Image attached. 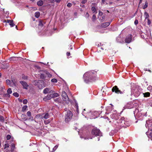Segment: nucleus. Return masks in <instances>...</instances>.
<instances>
[{
    "label": "nucleus",
    "instance_id": "obj_1",
    "mask_svg": "<svg viewBox=\"0 0 152 152\" xmlns=\"http://www.w3.org/2000/svg\"><path fill=\"white\" fill-rule=\"evenodd\" d=\"M96 73L94 72H86L83 75L84 81L86 83L94 81L96 80Z\"/></svg>",
    "mask_w": 152,
    "mask_h": 152
},
{
    "label": "nucleus",
    "instance_id": "obj_2",
    "mask_svg": "<svg viewBox=\"0 0 152 152\" xmlns=\"http://www.w3.org/2000/svg\"><path fill=\"white\" fill-rule=\"evenodd\" d=\"M126 120L124 117H121L116 122L115 125H116V130L120 129L122 127H124V124Z\"/></svg>",
    "mask_w": 152,
    "mask_h": 152
},
{
    "label": "nucleus",
    "instance_id": "obj_3",
    "mask_svg": "<svg viewBox=\"0 0 152 152\" xmlns=\"http://www.w3.org/2000/svg\"><path fill=\"white\" fill-rule=\"evenodd\" d=\"M59 96L57 93H56L54 91L51 90L50 92V94H48V95L43 99V100L46 101L52 98L57 97Z\"/></svg>",
    "mask_w": 152,
    "mask_h": 152
},
{
    "label": "nucleus",
    "instance_id": "obj_4",
    "mask_svg": "<svg viewBox=\"0 0 152 152\" xmlns=\"http://www.w3.org/2000/svg\"><path fill=\"white\" fill-rule=\"evenodd\" d=\"M73 113L70 110H68L65 115V121L66 123L70 121L72 118Z\"/></svg>",
    "mask_w": 152,
    "mask_h": 152
},
{
    "label": "nucleus",
    "instance_id": "obj_5",
    "mask_svg": "<svg viewBox=\"0 0 152 152\" xmlns=\"http://www.w3.org/2000/svg\"><path fill=\"white\" fill-rule=\"evenodd\" d=\"M91 133L96 136H100L101 135L100 130L96 128H94L92 129Z\"/></svg>",
    "mask_w": 152,
    "mask_h": 152
},
{
    "label": "nucleus",
    "instance_id": "obj_6",
    "mask_svg": "<svg viewBox=\"0 0 152 152\" xmlns=\"http://www.w3.org/2000/svg\"><path fill=\"white\" fill-rule=\"evenodd\" d=\"M132 92L136 97L138 96L140 94V92L137 88H133L132 90Z\"/></svg>",
    "mask_w": 152,
    "mask_h": 152
},
{
    "label": "nucleus",
    "instance_id": "obj_7",
    "mask_svg": "<svg viewBox=\"0 0 152 152\" xmlns=\"http://www.w3.org/2000/svg\"><path fill=\"white\" fill-rule=\"evenodd\" d=\"M61 96L62 97V99L66 103H68L69 102V99L67 94L65 91L62 92Z\"/></svg>",
    "mask_w": 152,
    "mask_h": 152
},
{
    "label": "nucleus",
    "instance_id": "obj_8",
    "mask_svg": "<svg viewBox=\"0 0 152 152\" xmlns=\"http://www.w3.org/2000/svg\"><path fill=\"white\" fill-rule=\"evenodd\" d=\"M112 91L113 92H115V93L117 94H123V92L119 90L116 86H115L113 87L112 89Z\"/></svg>",
    "mask_w": 152,
    "mask_h": 152
},
{
    "label": "nucleus",
    "instance_id": "obj_9",
    "mask_svg": "<svg viewBox=\"0 0 152 152\" xmlns=\"http://www.w3.org/2000/svg\"><path fill=\"white\" fill-rule=\"evenodd\" d=\"M132 35L130 34H129L127 36L125 39V42L126 43H129L131 42L132 39Z\"/></svg>",
    "mask_w": 152,
    "mask_h": 152
},
{
    "label": "nucleus",
    "instance_id": "obj_10",
    "mask_svg": "<svg viewBox=\"0 0 152 152\" xmlns=\"http://www.w3.org/2000/svg\"><path fill=\"white\" fill-rule=\"evenodd\" d=\"M91 113V112L90 111H87L86 109H84L83 110L82 112V114L83 115L86 117L89 115V114Z\"/></svg>",
    "mask_w": 152,
    "mask_h": 152
},
{
    "label": "nucleus",
    "instance_id": "obj_11",
    "mask_svg": "<svg viewBox=\"0 0 152 152\" xmlns=\"http://www.w3.org/2000/svg\"><path fill=\"white\" fill-rule=\"evenodd\" d=\"M20 83L23 86V88L25 89H28V85L27 84L26 82L24 81H20Z\"/></svg>",
    "mask_w": 152,
    "mask_h": 152
},
{
    "label": "nucleus",
    "instance_id": "obj_12",
    "mask_svg": "<svg viewBox=\"0 0 152 152\" xmlns=\"http://www.w3.org/2000/svg\"><path fill=\"white\" fill-rule=\"evenodd\" d=\"M7 94H3V96L4 97H10V94H11L12 93V91L10 88H9L8 89L7 91Z\"/></svg>",
    "mask_w": 152,
    "mask_h": 152
},
{
    "label": "nucleus",
    "instance_id": "obj_13",
    "mask_svg": "<svg viewBox=\"0 0 152 152\" xmlns=\"http://www.w3.org/2000/svg\"><path fill=\"white\" fill-rule=\"evenodd\" d=\"M39 116L40 117V118L42 119L44 118L47 119L49 118V114L48 113H46L44 116H43L42 115H37V116Z\"/></svg>",
    "mask_w": 152,
    "mask_h": 152
},
{
    "label": "nucleus",
    "instance_id": "obj_14",
    "mask_svg": "<svg viewBox=\"0 0 152 152\" xmlns=\"http://www.w3.org/2000/svg\"><path fill=\"white\" fill-rule=\"evenodd\" d=\"M110 117L113 119L116 120V121L118 119V115L117 114L115 113H113L110 115Z\"/></svg>",
    "mask_w": 152,
    "mask_h": 152
},
{
    "label": "nucleus",
    "instance_id": "obj_15",
    "mask_svg": "<svg viewBox=\"0 0 152 152\" xmlns=\"http://www.w3.org/2000/svg\"><path fill=\"white\" fill-rule=\"evenodd\" d=\"M38 83V87L39 89H42L43 88V86L42 85L43 84V82L41 81H39L37 82Z\"/></svg>",
    "mask_w": 152,
    "mask_h": 152
},
{
    "label": "nucleus",
    "instance_id": "obj_16",
    "mask_svg": "<svg viewBox=\"0 0 152 152\" xmlns=\"http://www.w3.org/2000/svg\"><path fill=\"white\" fill-rule=\"evenodd\" d=\"M146 134L148 137L150 138L152 136V130L148 129V131L146 132Z\"/></svg>",
    "mask_w": 152,
    "mask_h": 152
},
{
    "label": "nucleus",
    "instance_id": "obj_17",
    "mask_svg": "<svg viewBox=\"0 0 152 152\" xmlns=\"http://www.w3.org/2000/svg\"><path fill=\"white\" fill-rule=\"evenodd\" d=\"M110 24V23L109 22H107L104 23H102V25H101V26L102 27V28H105V27L108 26H109Z\"/></svg>",
    "mask_w": 152,
    "mask_h": 152
},
{
    "label": "nucleus",
    "instance_id": "obj_18",
    "mask_svg": "<svg viewBox=\"0 0 152 152\" xmlns=\"http://www.w3.org/2000/svg\"><path fill=\"white\" fill-rule=\"evenodd\" d=\"M51 90H52L48 88H46L43 90V93L44 94L48 93V94H50V92Z\"/></svg>",
    "mask_w": 152,
    "mask_h": 152
},
{
    "label": "nucleus",
    "instance_id": "obj_19",
    "mask_svg": "<svg viewBox=\"0 0 152 152\" xmlns=\"http://www.w3.org/2000/svg\"><path fill=\"white\" fill-rule=\"evenodd\" d=\"M44 72L45 74L47 76L49 77H50L52 76V75L48 71L45 70L44 71Z\"/></svg>",
    "mask_w": 152,
    "mask_h": 152
},
{
    "label": "nucleus",
    "instance_id": "obj_20",
    "mask_svg": "<svg viewBox=\"0 0 152 152\" xmlns=\"http://www.w3.org/2000/svg\"><path fill=\"white\" fill-rule=\"evenodd\" d=\"M144 17L145 18V20H146V19H148L149 18V16L148 14V13L146 12H145L144 13Z\"/></svg>",
    "mask_w": 152,
    "mask_h": 152
},
{
    "label": "nucleus",
    "instance_id": "obj_21",
    "mask_svg": "<svg viewBox=\"0 0 152 152\" xmlns=\"http://www.w3.org/2000/svg\"><path fill=\"white\" fill-rule=\"evenodd\" d=\"M43 2L42 0H39L37 2V5L39 6H41L43 5Z\"/></svg>",
    "mask_w": 152,
    "mask_h": 152
},
{
    "label": "nucleus",
    "instance_id": "obj_22",
    "mask_svg": "<svg viewBox=\"0 0 152 152\" xmlns=\"http://www.w3.org/2000/svg\"><path fill=\"white\" fill-rule=\"evenodd\" d=\"M144 95V97H149L150 95V94L149 92H147L143 94Z\"/></svg>",
    "mask_w": 152,
    "mask_h": 152
},
{
    "label": "nucleus",
    "instance_id": "obj_23",
    "mask_svg": "<svg viewBox=\"0 0 152 152\" xmlns=\"http://www.w3.org/2000/svg\"><path fill=\"white\" fill-rule=\"evenodd\" d=\"M28 106L26 105H24L22 107V111L24 112L26 110Z\"/></svg>",
    "mask_w": 152,
    "mask_h": 152
},
{
    "label": "nucleus",
    "instance_id": "obj_24",
    "mask_svg": "<svg viewBox=\"0 0 152 152\" xmlns=\"http://www.w3.org/2000/svg\"><path fill=\"white\" fill-rule=\"evenodd\" d=\"M35 14V17L37 18H39L40 15V13L39 12H36Z\"/></svg>",
    "mask_w": 152,
    "mask_h": 152
},
{
    "label": "nucleus",
    "instance_id": "obj_25",
    "mask_svg": "<svg viewBox=\"0 0 152 152\" xmlns=\"http://www.w3.org/2000/svg\"><path fill=\"white\" fill-rule=\"evenodd\" d=\"M91 10L93 12V13L95 12L96 13H97V11L96 10V9L94 7H92L91 8Z\"/></svg>",
    "mask_w": 152,
    "mask_h": 152
},
{
    "label": "nucleus",
    "instance_id": "obj_26",
    "mask_svg": "<svg viewBox=\"0 0 152 152\" xmlns=\"http://www.w3.org/2000/svg\"><path fill=\"white\" fill-rule=\"evenodd\" d=\"M43 21L42 20H40L39 21V23L38 24V25L39 26H41V27H42L43 26Z\"/></svg>",
    "mask_w": 152,
    "mask_h": 152
},
{
    "label": "nucleus",
    "instance_id": "obj_27",
    "mask_svg": "<svg viewBox=\"0 0 152 152\" xmlns=\"http://www.w3.org/2000/svg\"><path fill=\"white\" fill-rule=\"evenodd\" d=\"M13 20H11V21L9 23V24L11 26V27H13L15 25V24L13 23Z\"/></svg>",
    "mask_w": 152,
    "mask_h": 152
},
{
    "label": "nucleus",
    "instance_id": "obj_28",
    "mask_svg": "<svg viewBox=\"0 0 152 152\" xmlns=\"http://www.w3.org/2000/svg\"><path fill=\"white\" fill-rule=\"evenodd\" d=\"M148 125V129L152 130V122H150Z\"/></svg>",
    "mask_w": 152,
    "mask_h": 152
},
{
    "label": "nucleus",
    "instance_id": "obj_29",
    "mask_svg": "<svg viewBox=\"0 0 152 152\" xmlns=\"http://www.w3.org/2000/svg\"><path fill=\"white\" fill-rule=\"evenodd\" d=\"M147 89L150 92H151L152 90V86H149L147 88Z\"/></svg>",
    "mask_w": 152,
    "mask_h": 152
},
{
    "label": "nucleus",
    "instance_id": "obj_30",
    "mask_svg": "<svg viewBox=\"0 0 152 152\" xmlns=\"http://www.w3.org/2000/svg\"><path fill=\"white\" fill-rule=\"evenodd\" d=\"M148 4V3L147 2H145V5H144V6L143 7V9H145L147 7Z\"/></svg>",
    "mask_w": 152,
    "mask_h": 152
},
{
    "label": "nucleus",
    "instance_id": "obj_31",
    "mask_svg": "<svg viewBox=\"0 0 152 152\" xmlns=\"http://www.w3.org/2000/svg\"><path fill=\"white\" fill-rule=\"evenodd\" d=\"M40 77L41 78L44 79L45 78L46 76L44 74H41L40 75Z\"/></svg>",
    "mask_w": 152,
    "mask_h": 152
},
{
    "label": "nucleus",
    "instance_id": "obj_32",
    "mask_svg": "<svg viewBox=\"0 0 152 152\" xmlns=\"http://www.w3.org/2000/svg\"><path fill=\"white\" fill-rule=\"evenodd\" d=\"M13 96L16 97H18L19 96L17 92H15L13 93Z\"/></svg>",
    "mask_w": 152,
    "mask_h": 152
},
{
    "label": "nucleus",
    "instance_id": "obj_33",
    "mask_svg": "<svg viewBox=\"0 0 152 152\" xmlns=\"http://www.w3.org/2000/svg\"><path fill=\"white\" fill-rule=\"evenodd\" d=\"M124 125H125L124 127L126 126H128L129 125V122L126 121H125Z\"/></svg>",
    "mask_w": 152,
    "mask_h": 152
},
{
    "label": "nucleus",
    "instance_id": "obj_34",
    "mask_svg": "<svg viewBox=\"0 0 152 152\" xmlns=\"http://www.w3.org/2000/svg\"><path fill=\"white\" fill-rule=\"evenodd\" d=\"M51 82H53V83H57V80L56 79H55V78H53V79H52L51 80Z\"/></svg>",
    "mask_w": 152,
    "mask_h": 152
},
{
    "label": "nucleus",
    "instance_id": "obj_35",
    "mask_svg": "<svg viewBox=\"0 0 152 152\" xmlns=\"http://www.w3.org/2000/svg\"><path fill=\"white\" fill-rule=\"evenodd\" d=\"M110 105L111 106H110L109 107H108V108H107V109L106 110H108V109H110L111 110H113V108H112V107H113V105L112 104H110Z\"/></svg>",
    "mask_w": 152,
    "mask_h": 152
},
{
    "label": "nucleus",
    "instance_id": "obj_36",
    "mask_svg": "<svg viewBox=\"0 0 152 152\" xmlns=\"http://www.w3.org/2000/svg\"><path fill=\"white\" fill-rule=\"evenodd\" d=\"M96 16L95 15H93L92 17V20L93 21H94L96 20Z\"/></svg>",
    "mask_w": 152,
    "mask_h": 152
},
{
    "label": "nucleus",
    "instance_id": "obj_37",
    "mask_svg": "<svg viewBox=\"0 0 152 152\" xmlns=\"http://www.w3.org/2000/svg\"><path fill=\"white\" fill-rule=\"evenodd\" d=\"M6 83L7 85H10L11 82L9 80H7L6 81Z\"/></svg>",
    "mask_w": 152,
    "mask_h": 152
},
{
    "label": "nucleus",
    "instance_id": "obj_38",
    "mask_svg": "<svg viewBox=\"0 0 152 152\" xmlns=\"http://www.w3.org/2000/svg\"><path fill=\"white\" fill-rule=\"evenodd\" d=\"M9 147V145L8 143H6L4 145V149H6L7 148H8Z\"/></svg>",
    "mask_w": 152,
    "mask_h": 152
},
{
    "label": "nucleus",
    "instance_id": "obj_39",
    "mask_svg": "<svg viewBox=\"0 0 152 152\" xmlns=\"http://www.w3.org/2000/svg\"><path fill=\"white\" fill-rule=\"evenodd\" d=\"M11 149L12 150H14L15 148V145L14 143H12L11 145Z\"/></svg>",
    "mask_w": 152,
    "mask_h": 152
},
{
    "label": "nucleus",
    "instance_id": "obj_40",
    "mask_svg": "<svg viewBox=\"0 0 152 152\" xmlns=\"http://www.w3.org/2000/svg\"><path fill=\"white\" fill-rule=\"evenodd\" d=\"M4 121V118L3 116L0 115V121Z\"/></svg>",
    "mask_w": 152,
    "mask_h": 152
},
{
    "label": "nucleus",
    "instance_id": "obj_41",
    "mask_svg": "<svg viewBox=\"0 0 152 152\" xmlns=\"http://www.w3.org/2000/svg\"><path fill=\"white\" fill-rule=\"evenodd\" d=\"M27 115L28 117H30L31 116V112L29 111H28L27 112Z\"/></svg>",
    "mask_w": 152,
    "mask_h": 152
},
{
    "label": "nucleus",
    "instance_id": "obj_42",
    "mask_svg": "<svg viewBox=\"0 0 152 152\" xmlns=\"http://www.w3.org/2000/svg\"><path fill=\"white\" fill-rule=\"evenodd\" d=\"M11 138V136L10 135L8 134L6 138H7V140H10Z\"/></svg>",
    "mask_w": 152,
    "mask_h": 152
},
{
    "label": "nucleus",
    "instance_id": "obj_43",
    "mask_svg": "<svg viewBox=\"0 0 152 152\" xmlns=\"http://www.w3.org/2000/svg\"><path fill=\"white\" fill-rule=\"evenodd\" d=\"M28 102L27 100L26 99H24L23 101V103L24 104H26Z\"/></svg>",
    "mask_w": 152,
    "mask_h": 152
},
{
    "label": "nucleus",
    "instance_id": "obj_44",
    "mask_svg": "<svg viewBox=\"0 0 152 152\" xmlns=\"http://www.w3.org/2000/svg\"><path fill=\"white\" fill-rule=\"evenodd\" d=\"M105 15H103L102 17V19H101V22H103L105 20Z\"/></svg>",
    "mask_w": 152,
    "mask_h": 152
},
{
    "label": "nucleus",
    "instance_id": "obj_45",
    "mask_svg": "<svg viewBox=\"0 0 152 152\" xmlns=\"http://www.w3.org/2000/svg\"><path fill=\"white\" fill-rule=\"evenodd\" d=\"M72 4L71 3H69L67 4V6L68 7H70L72 6Z\"/></svg>",
    "mask_w": 152,
    "mask_h": 152
},
{
    "label": "nucleus",
    "instance_id": "obj_46",
    "mask_svg": "<svg viewBox=\"0 0 152 152\" xmlns=\"http://www.w3.org/2000/svg\"><path fill=\"white\" fill-rule=\"evenodd\" d=\"M75 106L76 107V110L77 113H78V107L77 105V104H76L75 105Z\"/></svg>",
    "mask_w": 152,
    "mask_h": 152
},
{
    "label": "nucleus",
    "instance_id": "obj_47",
    "mask_svg": "<svg viewBox=\"0 0 152 152\" xmlns=\"http://www.w3.org/2000/svg\"><path fill=\"white\" fill-rule=\"evenodd\" d=\"M147 20H148L147 24L148 25H150V24H151V21L149 19H147Z\"/></svg>",
    "mask_w": 152,
    "mask_h": 152
},
{
    "label": "nucleus",
    "instance_id": "obj_48",
    "mask_svg": "<svg viewBox=\"0 0 152 152\" xmlns=\"http://www.w3.org/2000/svg\"><path fill=\"white\" fill-rule=\"evenodd\" d=\"M138 21L136 19L134 22V23L135 25H137L138 24Z\"/></svg>",
    "mask_w": 152,
    "mask_h": 152
},
{
    "label": "nucleus",
    "instance_id": "obj_49",
    "mask_svg": "<svg viewBox=\"0 0 152 152\" xmlns=\"http://www.w3.org/2000/svg\"><path fill=\"white\" fill-rule=\"evenodd\" d=\"M151 69L150 68V69L149 68H146V69L145 70V71H149L151 73L152 72V71H151Z\"/></svg>",
    "mask_w": 152,
    "mask_h": 152
},
{
    "label": "nucleus",
    "instance_id": "obj_50",
    "mask_svg": "<svg viewBox=\"0 0 152 152\" xmlns=\"http://www.w3.org/2000/svg\"><path fill=\"white\" fill-rule=\"evenodd\" d=\"M99 15L102 16L103 15V13L101 11H99Z\"/></svg>",
    "mask_w": 152,
    "mask_h": 152
},
{
    "label": "nucleus",
    "instance_id": "obj_51",
    "mask_svg": "<svg viewBox=\"0 0 152 152\" xmlns=\"http://www.w3.org/2000/svg\"><path fill=\"white\" fill-rule=\"evenodd\" d=\"M11 20H4V22H7V23H10V22H11Z\"/></svg>",
    "mask_w": 152,
    "mask_h": 152
},
{
    "label": "nucleus",
    "instance_id": "obj_52",
    "mask_svg": "<svg viewBox=\"0 0 152 152\" xmlns=\"http://www.w3.org/2000/svg\"><path fill=\"white\" fill-rule=\"evenodd\" d=\"M87 1V0H83L81 3L83 4H85Z\"/></svg>",
    "mask_w": 152,
    "mask_h": 152
},
{
    "label": "nucleus",
    "instance_id": "obj_53",
    "mask_svg": "<svg viewBox=\"0 0 152 152\" xmlns=\"http://www.w3.org/2000/svg\"><path fill=\"white\" fill-rule=\"evenodd\" d=\"M22 78L24 79H26L27 78V76H22Z\"/></svg>",
    "mask_w": 152,
    "mask_h": 152
},
{
    "label": "nucleus",
    "instance_id": "obj_54",
    "mask_svg": "<svg viewBox=\"0 0 152 152\" xmlns=\"http://www.w3.org/2000/svg\"><path fill=\"white\" fill-rule=\"evenodd\" d=\"M66 55L67 56H69L70 55V53L69 52H67L66 53Z\"/></svg>",
    "mask_w": 152,
    "mask_h": 152
},
{
    "label": "nucleus",
    "instance_id": "obj_55",
    "mask_svg": "<svg viewBox=\"0 0 152 152\" xmlns=\"http://www.w3.org/2000/svg\"><path fill=\"white\" fill-rule=\"evenodd\" d=\"M58 147V146L57 145H56L53 148V149L56 150Z\"/></svg>",
    "mask_w": 152,
    "mask_h": 152
},
{
    "label": "nucleus",
    "instance_id": "obj_56",
    "mask_svg": "<svg viewBox=\"0 0 152 152\" xmlns=\"http://www.w3.org/2000/svg\"><path fill=\"white\" fill-rule=\"evenodd\" d=\"M49 123V122L48 120L44 121V123L45 124H48Z\"/></svg>",
    "mask_w": 152,
    "mask_h": 152
},
{
    "label": "nucleus",
    "instance_id": "obj_57",
    "mask_svg": "<svg viewBox=\"0 0 152 152\" xmlns=\"http://www.w3.org/2000/svg\"><path fill=\"white\" fill-rule=\"evenodd\" d=\"M61 0H55V1L56 3H59L61 2Z\"/></svg>",
    "mask_w": 152,
    "mask_h": 152
},
{
    "label": "nucleus",
    "instance_id": "obj_58",
    "mask_svg": "<svg viewBox=\"0 0 152 152\" xmlns=\"http://www.w3.org/2000/svg\"><path fill=\"white\" fill-rule=\"evenodd\" d=\"M15 58L14 57H12L10 58V60L12 61V60H14V59Z\"/></svg>",
    "mask_w": 152,
    "mask_h": 152
},
{
    "label": "nucleus",
    "instance_id": "obj_59",
    "mask_svg": "<svg viewBox=\"0 0 152 152\" xmlns=\"http://www.w3.org/2000/svg\"><path fill=\"white\" fill-rule=\"evenodd\" d=\"M93 6H96L97 5V4L95 3H93L91 4Z\"/></svg>",
    "mask_w": 152,
    "mask_h": 152
},
{
    "label": "nucleus",
    "instance_id": "obj_60",
    "mask_svg": "<svg viewBox=\"0 0 152 152\" xmlns=\"http://www.w3.org/2000/svg\"><path fill=\"white\" fill-rule=\"evenodd\" d=\"M93 137H91V136H90V137H89L88 138H87V139H92V138H93Z\"/></svg>",
    "mask_w": 152,
    "mask_h": 152
},
{
    "label": "nucleus",
    "instance_id": "obj_61",
    "mask_svg": "<svg viewBox=\"0 0 152 152\" xmlns=\"http://www.w3.org/2000/svg\"><path fill=\"white\" fill-rule=\"evenodd\" d=\"M86 15L88 17L89 16V15L88 12L86 13Z\"/></svg>",
    "mask_w": 152,
    "mask_h": 152
},
{
    "label": "nucleus",
    "instance_id": "obj_62",
    "mask_svg": "<svg viewBox=\"0 0 152 152\" xmlns=\"http://www.w3.org/2000/svg\"><path fill=\"white\" fill-rule=\"evenodd\" d=\"M142 2V0H140L139 4L140 5Z\"/></svg>",
    "mask_w": 152,
    "mask_h": 152
},
{
    "label": "nucleus",
    "instance_id": "obj_63",
    "mask_svg": "<svg viewBox=\"0 0 152 152\" xmlns=\"http://www.w3.org/2000/svg\"><path fill=\"white\" fill-rule=\"evenodd\" d=\"M150 138L151 140H152V135L151 136V137Z\"/></svg>",
    "mask_w": 152,
    "mask_h": 152
},
{
    "label": "nucleus",
    "instance_id": "obj_64",
    "mask_svg": "<svg viewBox=\"0 0 152 152\" xmlns=\"http://www.w3.org/2000/svg\"><path fill=\"white\" fill-rule=\"evenodd\" d=\"M26 119H26V118H24V120H26Z\"/></svg>",
    "mask_w": 152,
    "mask_h": 152
}]
</instances>
